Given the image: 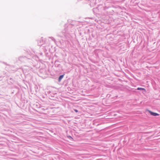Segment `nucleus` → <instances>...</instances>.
Segmentation results:
<instances>
[{"instance_id": "1", "label": "nucleus", "mask_w": 160, "mask_h": 160, "mask_svg": "<svg viewBox=\"0 0 160 160\" xmlns=\"http://www.w3.org/2000/svg\"><path fill=\"white\" fill-rule=\"evenodd\" d=\"M18 59V61L21 63L27 62L28 60H30L28 59L26 57H20Z\"/></svg>"}, {"instance_id": "2", "label": "nucleus", "mask_w": 160, "mask_h": 160, "mask_svg": "<svg viewBox=\"0 0 160 160\" xmlns=\"http://www.w3.org/2000/svg\"><path fill=\"white\" fill-rule=\"evenodd\" d=\"M32 68L28 66H25L22 67L23 71L25 73L29 72L30 70H32Z\"/></svg>"}, {"instance_id": "3", "label": "nucleus", "mask_w": 160, "mask_h": 160, "mask_svg": "<svg viewBox=\"0 0 160 160\" xmlns=\"http://www.w3.org/2000/svg\"><path fill=\"white\" fill-rule=\"evenodd\" d=\"M66 34L64 32H61L59 34H58V36L61 38L63 37H66Z\"/></svg>"}, {"instance_id": "4", "label": "nucleus", "mask_w": 160, "mask_h": 160, "mask_svg": "<svg viewBox=\"0 0 160 160\" xmlns=\"http://www.w3.org/2000/svg\"><path fill=\"white\" fill-rule=\"evenodd\" d=\"M149 112L150 113L151 115L153 116H157L159 115V114L153 112L151 111H149Z\"/></svg>"}, {"instance_id": "5", "label": "nucleus", "mask_w": 160, "mask_h": 160, "mask_svg": "<svg viewBox=\"0 0 160 160\" xmlns=\"http://www.w3.org/2000/svg\"><path fill=\"white\" fill-rule=\"evenodd\" d=\"M64 74H63V75H61L59 76V77L58 78V81L59 82H60L61 81L62 79L64 77Z\"/></svg>"}, {"instance_id": "6", "label": "nucleus", "mask_w": 160, "mask_h": 160, "mask_svg": "<svg viewBox=\"0 0 160 160\" xmlns=\"http://www.w3.org/2000/svg\"><path fill=\"white\" fill-rule=\"evenodd\" d=\"M138 90H144V91H145V88H138L137 89Z\"/></svg>"}, {"instance_id": "7", "label": "nucleus", "mask_w": 160, "mask_h": 160, "mask_svg": "<svg viewBox=\"0 0 160 160\" xmlns=\"http://www.w3.org/2000/svg\"><path fill=\"white\" fill-rule=\"evenodd\" d=\"M40 42H41V44H39V43H38V45L39 46H41L42 45L43 43V41L42 40H40Z\"/></svg>"}, {"instance_id": "8", "label": "nucleus", "mask_w": 160, "mask_h": 160, "mask_svg": "<svg viewBox=\"0 0 160 160\" xmlns=\"http://www.w3.org/2000/svg\"><path fill=\"white\" fill-rule=\"evenodd\" d=\"M49 38H51L52 40L54 41V42L56 41L55 39L53 37H49Z\"/></svg>"}, {"instance_id": "9", "label": "nucleus", "mask_w": 160, "mask_h": 160, "mask_svg": "<svg viewBox=\"0 0 160 160\" xmlns=\"http://www.w3.org/2000/svg\"><path fill=\"white\" fill-rule=\"evenodd\" d=\"M68 138L70 140H72L73 138H72V137L70 136H68Z\"/></svg>"}, {"instance_id": "10", "label": "nucleus", "mask_w": 160, "mask_h": 160, "mask_svg": "<svg viewBox=\"0 0 160 160\" xmlns=\"http://www.w3.org/2000/svg\"><path fill=\"white\" fill-rule=\"evenodd\" d=\"M34 57L36 60H38L39 59L38 57L37 56H35Z\"/></svg>"}, {"instance_id": "11", "label": "nucleus", "mask_w": 160, "mask_h": 160, "mask_svg": "<svg viewBox=\"0 0 160 160\" xmlns=\"http://www.w3.org/2000/svg\"><path fill=\"white\" fill-rule=\"evenodd\" d=\"M97 8H93V11L94 12L95 11H96L97 10Z\"/></svg>"}, {"instance_id": "12", "label": "nucleus", "mask_w": 160, "mask_h": 160, "mask_svg": "<svg viewBox=\"0 0 160 160\" xmlns=\"http://www.w3.org/2000/svg\"><path fill=\"white\" fill-rule=\"evenodd\" d=\"M74 111L76 112H78V110L77 109H74Z\"/></svg>"}, {"instance_id": "13", "label": "nucleus", "mask_w": 160, "mask_h": 160, "mask_svg": "<svg viewBox=\"0 0 160 160\" xmlns=\"http://www.w3.org/2000/svg\"><path fill=\"white\" fill-rule=\"evenodd\" d=\"M3 63L7 65H8V64H7L6 63L3 62Z\"/></svg>"}, {"instance_id": "14", "label": "nucleus", "mask_w": 160, "mask_h": 160, "mask_svg": "<svg viewBox=\"0 0 160 160\" xmlns=\"http://www.w3.org/2000/svg\"><path fill=\"white\" fill-rule=\"evenodd\" d=\"M2 75H0V79L2 78Z\"/></svg>"}, {"instance_id": "15", "label": "nucleus", "mask_w": 160, "mask_h": 160, "mask_svg": "<svg viewBox=\"0 0 160 160\" xmlns=\"http://www.w3.org/2000/svg\"><path fill=\"white\" fill-rule=\"evenodd\" d=\"M40 55H42V52H41V53H40Z\"/></svg>"}, {"instance_id": "16", "label": "nucleus", "mask_w": 160, "mask_h": 160, "mask_svg": "<svg viewBox=\"0 0 160 160\" xmlns=\"http://www.w3.org/2000/svg\"><path fill=\"white\" fill-rule=\"evenodd\" d=\"M34 53H35V54H37V52L35 53L34 52Z\"/></svg>"}]
</instances>
